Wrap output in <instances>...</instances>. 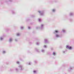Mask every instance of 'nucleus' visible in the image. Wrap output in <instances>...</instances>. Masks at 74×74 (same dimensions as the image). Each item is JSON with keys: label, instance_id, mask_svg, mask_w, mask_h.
Masks as SVG:
<instances>
[{"label": "nucleus", "instance_id": "f257e3e1", "mask_svg": "<svg viewBox=\"0 0 74 74\" xmlns=\"http://www.w3.org/2000/svg\"><path fill=\"white\" fill-rule=\"evenodd\" d=\"M66 48H68L69 49H71L72 48L71 47H69V46H66Z\"/></svg>", "mask_w": 74, "mask_h": 74}, {"label": "nucleus", "instance_id": "f03ea898", "mask_svg": "<svg viewBox=\"0 0 74 74\" xmlns=\"http://www.w3.org/2000/svg\"><path fill=\"white\" fill-rule=\"evenodd\" d=\"M56 37H59V35H56Z\"/></svg>", "mask_w": 74, "mask_h": 74}, {"label": "nucleus", "instance_id": "7ed1b4c3", "mask_svg": "<svg viewBox=\"0 0 74 74\" xmlns=\"http://www.w3.org/2000/svg\"><path fill=\"white\" fill-rule=\"evenodd\" d=\"M53 55H55V53L54 52H53Z\"/></svg>", "mask_w": 74, "mask_h": 74}, {"label": "nucleus", "instance_id": "20e7f679", "mask_svg": "<svg viewBox=\"0 0 74 74\" xmlns=\"http://www.w3.org/2000/svg\"><path fill=\"white\" fill-rule=\"evenodd\" d=\"M55 32H56V33H58V31L57 30H56L55 31Z\"/></svg>", "mask_w": 74, "mask_h": 74}, {"label": "nucleus", "instance_id": "39448f33", "mask_svg": "<svg viewBox=\"0 0 74 74\" xmlns=\"http://www.w3.org/2000/svg\"><path fill=\"white\" fill-rule=\"evenodd\" d=\"M10 41H12V39H10Z\"/></svg>", "mask_w": 74, "mask_h": 74}, {"label": "nucleus", "instance_id": "423d86ee", "mask_svg": "<svg viewBox=\"0 0 74 74\" xmlns=\"http://www.w3.org/2000/svg\"><path fill=\"white\" fill-rule=\"evenodd\" d=\"M17 64H19V62H16Z\"/></svg>", "mask_w": 74, "mask_h": 74}, {"label": "nucleus", "instance_id": "0eeeda50", "mask_svg": "<svg viewBox=\"0 0 74 74\" xmlns=\"http://www.w3.org/2000/svg\"><path fill=\"white\" fill-rule=\"evenodd\" d=\"M33 72H34V73H36V71H33Z\"/></svg>", "mask_w": 74, "mask_h": 74}, {"label": "nucleus", "instance_id": "6e6552de", "mask_svg": "<svg viewBox=\"0 0 74 74\" xmlns=\"http://www.w3.org/2000/svg\"><path fill=\"white\" fill-rule=\"evenodd\" d=\"M17 36H19V34H17Z\"/></svg>", "mask_w": 74, "mask_h": 74}, {"label": "nucleus", "instance_id": "1a4fd4ad", "mask_svg": "<svg viewBox=\"0 0 74 74\" xmlns=\"http://www.w3.org/2000/svg\"><path fill=\"white\" fill-rule=\"evenodd\" d=\"M55 11V10H53V12H54V11Z\"/></svg>", "mask_w": 74, "mask_h": 74}, {"label": "nucleus", "instance_id": "9d476101", "mask_svg": "<svg viewBox=\"0 0 74 74\" xmlns=\"http://www.w3.org/2000/svg\"><path fill=\"white\" fill-rule=\"evenodd\" d=\"M39 21H40V19H39Z\"/></svg>", "mask_w": 74, "mask_h": 74}, {"label": "nucleus", "instance_id": "9b49d317", "mask_svg": "<svg viewBox=\"0 0 74 74\" xmlns=\"http://www.w3.org/2000/svg\"><path fill=\"white\" fill-rule=\"evenodd\" d=\"M38 12H39V13H40V11H39Z\"/></svg>", "mask_w": 74, "mask_h": 74}, {"label": "nucleus", "instance_id": "f8f14e48", "mask_svg": "<svg viewBox=\"0 0 74 74\" xmlns=\"http://www.w3.org/2000/svg\"><path fill=\"white\" fill-rule=\"evenodd\" d=\"M3 53H5V51H3Z\"/></svg>", "mask_w": 74, "mask_h": 74}]
</instances>
